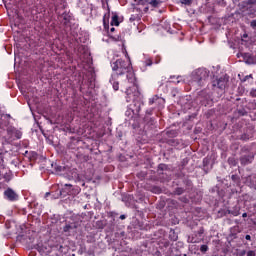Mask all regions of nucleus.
Instances as JSON below:
<instances>
[{
  "mask_svg": "<svg viewBox=\"0 0 256 256\" xmlns=\"http://www.w3.org/2000/svg\"><path fill=\"white\" fill-rule=\"evenodd\" d=\"M157 101H161V98H159V96L155 95L149 99V105H153V104L157 103Z\"/></svg>",
  "mask_w": 256,
  "mask_h": 256,
  "instance_id": "2eb2a0df",
  "label": "nucleus"
},
{
  "mask_svg": "<svg viewBox=\"0 0 256 256\" xmlns=\"http://www.w3.org/2000/svg\"><path fill=\"white\" fill-rule=\"evenodd\" d=\"M209 163H211V158L206 157L203 159V167H208Z\"/></svg>",
  "mask_w": 256,
  "mask_h": 256,
  "instance_id": "aec40b11",
  "label": "nucleus"
},
{
  "mask_svg": "<svg viewBox=\"0 0 256 256\" xmlns=\"http://www.w3.org/2000/svg\"><path fill=\"white\" fill-rule=\"evenodd\" d=\"M248 79H252V76H251V75L245 76V77L241 80V82H242V83H245V81H248Z\"/></svg>",
  "mask_w": 256,
  "mask_h": 256,
  "instance_id": "2f4dec72",
  "label": "nucleus"
},
{
  "mask_svg": "<svg viewBox=\"0 0 256 256\" xmlns=\"http://www.w3.org/2000/svg\"><path fill=\"white\" fill-rule=\"evenodd\" d=\"M160 61H161V58L158 57V60H156V63H160Z\"/></svg>",
  "mask_w": 256,
  "mask_h": 256,
  "instance_id": "a18cd8bd",
  "label": "nucleus"
},
{
  "mask_svg": "<svg viewBox=\"0 0 256 256\" xmlns=\"http://www.w3.org/2000/svg\"><path fill=\"white\" fill-rule=\"evenodd\" d=\"M144 65L145 67H151V65H153V60H151L150 58L146 59L144 61Z\"/></svg>",
  "mask_w": 256,
  "mask_h": 256,
  "instance_id": "4be33fe9",
  "label": "nucleus"
},
{
  "mask_svg": "<svg viewBox=\"0 0 256 256\" xmlns=\"http://www.w3.org/2000/svg\"><path fill=\"white\" fill-rule=\"evenodd\" d=\"M169 239H170V241H177V239H179V236L177 235L175 230H170Z\"/></svg>",
  "mask_w": 256,
  "mask_h": 256,
  "instance_id": "f8f14e48",
  "label": "nucleus"
},
{
  "mask_svg": "<svg viewBox=\"0 0 256 256\" xmlns=\"http://www.w3.org/2000/svg\"><path fill=\"white\" fill-rule=\"evenodd\" d=\"M251 138V136H249V134H242L241 135V137H240V139L242 140V141H249V139Z\"/></svg>",
  "mask_w": 256,
  "mask_h": 256,
  "instance_id": "5701e85b",
  "label": "nucleus"
},
{
  "mask_svg": "<svg viewBox=\"0 0 256 256\" xmlns=\"http://www.w3.org/2000/svg\"><path fill=\"white\" fill-rule=\"evenodd\" d=\"M1 117H5V118L8 119V121H9V119H10V117H11V114H6V115H3V116H1Z\"/></svg>",
  "mask_w": 256,
  "mask_h": 256,
  "instance_id": "4c0bfd02",
  "label": "nucleus"
},
{
  "mask_svg": "<svg viewBox=\"0 0 256 256\" xmlns=\"http://www.w3.org/2000/svg\"><path fill=\"white\" fill-rule=\"evenodd\" d=\"M252 109H256V103H252Z\"/></svg>",
  "mask_w": 256,
  "mask_h": 256,
  "instance_id": "37998d69",
  "label": "nucleus"
},
{
  "mask_svg": "<svg viewBox=\"0 0 256 256\" xmlns=\"http://www.w3.org/2000/svg\"><path fill=\"white\" fill-rule=\"evenodd\" d=\"M237 111H238V115H240V117H245V115H247V110H245V108H240Z\"/></svg>",
  "mask_w": 256,
  "mask_h": 256,
  "instance_id": "6ab92c4d",
  "label": "nucleus"
},
{
  "mask_svg": "<svg viewBox=\"0 0 256 256\" xmlns=\"http://www.w3.org/2000/svg\"><path fill=\"white\" fill-rule=\"evenodd\" d=\"M110 31H111V33H115V27H112V28L110 29Z\"/></svg>",
  "mask_w": 256,
  "mask_h": 256,
  "instance_id": "79ce46f5",
  "label": "nucleus"
},
{
  "mask_svg": "<svg viewBox=\"0 0 256 256\" xmlns=\"http://www.w3.org/2000/svg\"><path fill=\"white\" fill-rule=\"evenodd\" d=\"M254 11H256V3L253 4Z\"/></svg>",
  "mask_w": 256,
  "mask_h": 256,
  "instance_id": "49530a36",
  "label": "nucleus"
},
{
  "mask_svg": "<svg viewBox=\"0 0 256 256\" xmlns=\"http://www.w3.org/2000/svg\"><path fill=\"white\" fill-rule=\"evenodd\" d=\"M226 85H227V80H225V78L223 77L217 78L212 82V87H217L218 89H221V91L225 89Z\"/></svg>",
  "mask_w": 256,
  "mask_h": 256,
  "instance_id": "39448f33",
  "label": "nucleus"
},
{
  "mask_svg": "<svg viewBox=\"0 0 256 256\" xmlns=\"http://www.w3.org/2000/svg\"><path fill=\"white\" fill-rule=\"evenodd\" d=\"M4 196L8 201H17L19 199V195H17V192L14 191L11 188H8L4 191Z\"/></svg>",
  "mask_w": 256,
  "mask_h": 256,
  "instance_id": "20e7f679",
  "label": "nucleus"
},
{
  "mask_svg": "<svg viewBox=\"0 0 256 256\" xmlns=\"http://www.w3.org/2000/svg\"><path fill=\"white\" fill-rule=\"evenodd\" d=\"M58 249H59V251H63V250H62V249H63V246L60 245Z\"/></svg>",
  "mask_w": 256,
  "mask_h": 256,
  "instance_id": "c03bdc74",
  "label": "nucleus"
},
{
  "mask_svg": "<svg viewBox=\"0 0 256 256\" xmlns=\"http://www.w3.org/2000/svg\"><path fill=\"white\" fill-rule=\"evenodd\" d=\"M196 233L198 234V238L192 237L190 240L191 243H201V241H203V233H205V229L201 227L198 231H196Z\"/></svg>",
  "mask_w": 256,
  "mask_h": 256,
  "instance_id": "6e6552de",
  "label": "nucleus"
},
{
  "mask_svg": "<svg viewBox=\"0 0 256 256\" xmlns=\"http://www.w3.org/2000/svg\"><path fill=\"white\" fill-rule=\"evenodd\" d=\"M195 0H180L181 5H185L186 7H191Z\"/></svg>",
  "mask_w": 256,
  "mask_h": 256,
  "instance_id": "ddd939ff",
  "label": "nucleus"
},
{
  "mask_svg": "<svg viewBox=\"0 0 256 256\" xmlns=\"http://www.w3.org/2000/svg\"><path fill=\"white\" fill-rule=\"evenodd\" d=\"M242 217H247V213H243V214H242Z\"/></svg>",
  "mask_w": 256,
  "mask_h": 256,
  "instance_id": "09e8293b",
  "label": "nucleus"
},
{
  "mask_svg": "<svg viewBox=\"0 0 256 256\" xmlns=\"http://www.w3.org/2000/svg\"><path fill=\"white\" fill-rule=\"evenodd\" d=\"M49 195H51V193L46 192V193H45V198L47 199V198L49 197Z\"/></svg>",
  "mask_w": 256,
  "mask_h": 256,
  "instance_id": "a19ab883",
  "label": "nucleus"
},
{
  "mask_svg": "<svg viewBox=\"0 0 256 256\" xmlns=\"http://www.w3.org/2000/svg\"><path fill=\"white\" fill-rule=\"evenodd\" d=\"M255 159V155L253 153H249L248 155H242L240 157V163L241 165H250V163H253V160Z\"/></svg>",
  "mask_w": 256,
  "mask_h": 256,
  "instance_id": "423d86ee",
  "label": "nucleus"
},
{
  "mask_svg": "<svg viewBox=\"0 0 256 256\" xmlns=\"http://www.w3.org/2000/svg\"><path fill=\"white\" fill-rule=\"evenodd\" d=\"M192 237L199 238V234H197V232H194V234L192 235Z\"/></svg>",
  "mask_w": 256,
  "mask_h": 256,
  "instance_id": "58836bf2",
  "label": "nucleus"
},
{
  "mask_svg": "<svg viewBox=\"0 0 256 256\" xmlns=\"http://www.w3.org/2000/svg\"><path fill=\"white\" fill-rule=\"evenodd\" d=\"M6 133L8 143H13V141H18L23 137V132L12 125L7 128Z\"/></svg>",
  "mask_w": 256,
  "mask_h": 256,
  "instance_id": "7ed1b4c3",
  "label": "nucleus"
},
{
  "mask_svg": "<svg viewBox=\"0 0 256 256\" xmlns=\"http://www.w3.org/2000/svg\"><path fill=\"white\" fill-rule=\"evenodd\" d=\"M247 256H256V253L255 251L253 250H249L247 253H246Z\"/></svg>",
  "mask_w": 256,
  "mask_h": 256,
  "instance_id": "473e14b6",
  "label": "nucleus"
},
{
  "mask_svg": "<svg viewBox=\"0 0 256 256\" xmlns=\"http://www.w3.org/2000/svg\"><path fill=\"white\" fill-rule=\"evenodd\" d=\"M67 193H68V194H71V190H68Z\"/></svg>",
  "mask_w": 256,
  "mask_h": 256,
  "instance_id": "3c124183",
  "label": "nucleus"
},
{
  "mask_svg": "<svg viewBox=\"0 0 256 256\" xmlns=\"http://www.w3.org/2000/svg\"><path fill=\"white\" fill-rule=\"evenodd\" d=\"M71 229H72L71 225L67 224L66 226H64L63 231L64 233H67L68 231H71Z\"/></svg>",
  "mask_w": 256,
  "mask_h": 256,
  "instance_id": "c756f323",
  "label": "nucleus"
},
{
  "mask_svg": "<svg viewBox=\"0 0 256 256\" xmlns=\"http://www.w3.org/2000/svg\"><path fill=\"white\" fill-rule=\"evenodd\" d=\"M229 215L237 217L239 215V210H228Z\"/></svg>",
  "mask_w": 256,
  "mask_h": 256,
  "instance_id": "b1692460",
  "label": "nucleus"
},
{
  "mask_svg": "<svg viewBox=\"0 0 256 256\" xmlns=\"http://www.w3.org/2000/svg\"><path fill=\"white\" fill-rule=\"evenodd\" d=\"M231 179H232V181H233L234 183H239V181H240V178H239L238 175H232V176H231Z\"/></svg>",
  "mask_w": 256,
  "mask_h": 256,
  "instance_id": "bb28decb",
  "label": "nucleus"
},
{
  "mask_svg": "<svg viewBox=\"0 0 256 256\" xmlns=\"http://www.w3.org/2000/svg\"><path fill=\"white\" fill-rule=\"evenodd\" d=\"M250 187H252L253 189H256V177H253L252 182H250Z\"/></svg>",
  "mask_w": 256,
  "mask_h": 256,
  "instance_id": "c85d7f7f",
  "label": "nucleus"
},
{
  "mask_svg": "<svg viewBox=\"0 0 256 256\" xmlns=\"http://www.w3.org/2000/svg\"><path fill=\"white\" fill-rule=\"evenodd\" d=\"M62 17H63V20H64V25H67V23H69V21H71V15H69L67 13H63Z\"/></svg>",
  "mask_w": 256,
  "mask_h": 256,
  "instance_id": "4468645a",
  "label": "nucleus"
},
{
  "mask_svg": "<svg viewBox=\"0 0 256 256\" xmlns=\"http://www.w3.org/2000/svg\"><path fill=\"white\" fill-rule=\"evenodd\" d=\"M243 58H244V59H247V60H246V63H251V54H249V53H244V54H243Z\"/></svg>",
  "mask_w": 256,
  "mask_h": 256,
  "instance_id": "412c9836",
  "label": "nucleus"
},
{
  "mask_svg": "<svg viewBox=\"0 0 256 256\" xmlns=\"http://www.w3.org/2000/svg\"><path fill=\"white\" fill-rule=\"evenodd\" d=\"M250 95H251V97H256V90H255V89H252V90L250 91Z\"/></svg>",
  "mask_w": 256,
  "mask_h": 256,
  "instance_id": "72a5a7b5",
  "label": "nucleus"
},
{
  "mask_svg": "<svg viewBox=\"0 0 256 256\" xmlns=\"http://www.w3.org/2000/svg\"><path fill=\"white\" fill-rule=\"evenodd\" d=\"M64 187H65V189H67V188H68V189H71V187H73V185H71V184H65Z\"/></svg>",
  "mask_w": 256,
  "mask_h": 256,
  "instance_id": "c9c22d12",
  "label": "nucleus"
},
{
  "mask_svg": "<svg viewBox=\"0 0 256 256\" xmlns=\"http://www.w3.org/2000/svg\"><path fill=\"white\" fill-rule=\"evenodd\" d=\"M147 115H153V109H149L146 111Z\"/></svg>",
  "mask_w": 256,
  "mask_h": 256,
  "instance_id": "f704fd0d",
  "label": "nucleus"
},
{
  "mask_svg": "<svg viewBox=\"0 0 256 256\" xmlns=\"http://www.w3.org/2000/svg\"><path fill=\"white\" fill-rule=\"evenodd\" d=\"M242 255H245V251H242Z\"/></svg>",
  "mask_w": 256,
  "mask_h": 256,
  "instance_id": "603ef678",
  "label": "nucleus"
},
{
  "mask_svg": "<svg viewBox=\"0 0 256 256\" xmlns=\"http://www.w3.org/2000/svg\"><path fill=\"white\" fill-rule=\"evenodd\" d=\"M146 1V3H151V0H145Z\"/></svg>",
  "mask_w": 256,
  "mask_h": 256,
  "instance_id": "8fccbe9b",
  "label": "nucleus"
},
{
  "mask_svg": "<svg viewBox=\"0 0 256 256\" xmlns=\"http://www.w3.org/2000/svg\"><path fill=\"white\" fill-rule=\"evenodd\" d=\"M139 95V92H131V90H126V101L127 103H133L137 101V97Z\"/></svg>",
  "mask_w": 256,
  "mask_h": 256,
  "instance_id": "0eeeda50",
  "label": "nucleus"
},
{
  "mask_svg": "<svg viewBox=\"0 0 256 256\" xmlns=\"http://www.w3.org/2000/svg\"><path fill=\"white\" fill-rule=\"evenodd\" d=\"M111 25L112 27H119V15H117V13L113 14L112 16V20H111Z\"/></svg>",
  "mask_w": 256,
  "mask_h": 256,
  "instance_id": "9b49d317",
  "label": "nucleus"
},
{
  "mask_svg": "<svg viewBox=\"0 0 256 256\" xmlns=\"http://www.w3.org/2000/svg\"><path fill=\"white\" fill-rule=\"evenodd\" d=\"M250 26L252 27V29H254L256 31V20H252L250 22Z\"/></svg>",
  "mask_w": 256,
  "mask_h": 256,
  "instance_id": "7c9ffc66",
  "label": "nucleus"
},
{
  "mask_svg": "<svg viewBox=\"0 0 256 256\" xmlns=\"http://www.w3.org/2000/svg\"><path fill=\"white\" fill-rule=\"evenodd\" d=\"M120 219L123 221V219H126V216L124 214L120 215Z\"/></svg>",
  "mask_w": 256,
  "mask_h": 256,
  "instance_id": "ea45409f",
  "label": "nucleus"
},
{
  "mask_svg": "<svg viewBox=\"0 0 256 256\" xmlns=\"http://www.w3.org/2000/svg\"><path fill=\"white\" fill-rule=\"evenodd\" d=\"M56 171H61V167H57V168H56Z\"/></svg>",
  "mask_w": 256,
  "mask_h": 256,
  "instance_id": "de8ad7c7",
  "label": "nucleus"
},
{
  "mask_svg": "<svg viewBox=\"0 0 256 256\" xmlns=\"http://www.w3.org/2000/svg\"><path fill=\"white\" fill-rule=\"evenodd\" d=\"M112 71L115 73L112 75H117L118 77L121 75H125L126 73H130L133 67L131 66V60H123L117 59L116 61L111 63Z\"/></svg>",
  "mask_w": 256,
  "mask_h": 256,
  "instance_id": "f257e3e1",
  "label": "nucleus"
},
{
  "mask_svg": "<svg viewBox=\"0 0 256 256\" xmlns=\"http://www.w3.org/2000/svg\"><path fill=\"white\" fill-rule=\"evenodd\" d=\"M169 166L167 164H159L158 165V171H168Z\"/></svg>",
  "mask_w": 256,
  "mask_h": 256,
  "instance_id": "a211bd4d",
  "label": "nucleus"
},
{
  "mask_svg": "<svg viewBox=\"0 0 256 256\" xmlns=\"http://www.w3.org/2000/svg\"><path fill=\"white\" fill-rule=\"evenodd\" d=\"M11 127V121L7 119L6 117H0V129L3 131H7V128Z\"/></svg>",
  "mask_w": 256,
  "mask_h": 256,
  "instance_id": "1a4fd4ad",
  "label": "nucleus"
},
{
  "mask_svg": "<svg viewBox=\"0 0 256 256\" xmlns=\"http://www.w3.org/2000/svg\"><path fill=\"white\" fill-rule=\"evenodd\" d=\"M117 79H119V76L112 74L110 78V83L112 84L114 91H119V82L117 81Z\"/></svg>",
  "mask_w": 256,
  "mask_h": 256,
  "instance_id": "9d476101",
  "label": "nucleus"
},
{
  "mask_svg": "<svg viewBox=\"0 0 256 256\" xmlns=\"http://www.w3.org/2000/svg\"><path fill=\"white\" fill-rule=\"evenodd\" d=\"M152 193L159 194L161 193V189L158 186L152 187Z\"/></svg>",
  "mask_w": 256,
  "mask_h": 256,
  "instance_id": "cd10ccee",
  "label": "nucleus"
},
{
  "mask_svg": "<svg viewBox=\"0 0 256 256\" xmlns=\"http://www.w3.org/2000/svg\"><path fill=\"white\" fill-rule=\"evenodd\" d=\"M207 79H209V72L207 71V69L199 68L195 71L194 81L197 83L199 87H203Z\"/></svg>",
  "mask_w": 256,
  "mask_h": 256,
  "instance_id": "f03ea898",
  "label": "nucleus"
},
{
  "mask_svg": "<svg viewBox=\"0 0 256 256\" xmlns=\"http://www.w3.org/2000/svg\"><path fill=\"white\" fill-rule=\"evenodd\" d=\"M183 193H185V188L183 187H177L174 191L175 195H183Z\"/></svg>",
  "mask_w": 256,
  "mask_h": 256,
  "instance_id": "f3484780",
  "label": "nucleus"
},
{
  "mask_svg": "<svg viewBox=\"0 0 256 256\" xmlns=\"http://www.w3.org/2000/svg\"><path fill=\"white\" fill-rule=\"evenodd\" d=\"M228 163H229V165H233V167H235V165H237V161L235 160V158H229Z\"/></svg>",
  "mask_w": 256,
  "mask_h": 256,
  "instance_id": "a878e982",
  "label": "nucleus"
},
{
  "mask_svg": "<svg viewBox=\"0 0 256 256\" xmlns=\"http://www.w3.org/2000/svg\"><path fill=\"white\" fill-rule=\"evenodd\" d=\"M245 239H246V241H251V235L247 234V235L245 236Z\"/></svg>",
  "mask_w": 256,
  "mask_h": 256,
  "instance_id": "e433bc0d",
  "label": "nucleus"
},
{
  "mask_svg": "<svg viewBox=\"0 0 256 256\" xmlns=\"http://www.w3.org/2000/svg\"><path fill=\"white\" fill-rule=\"evenodd\" d=\"M200 251H201V253H205L206 251H209V246H207L205 244L201 245Z\"/></svg>",
  "mask_w": 256,
  "mask_h": 256,
  "instance_id": "393cba45",
  "label": "nucleus"
},
{
  "mask_svg": "<svg viewBox=\"0 0 256 256\" xmlns=\"http://www.w3.org/2000/svg\"><path fill=\"white\" fill-rule=\"evenodd\" d=\"M161 3H163V1L161 0H151L149 2V5H151L152 7H158L159 5H161Z\"/></svg>",
  "mask_w": 256,
  "mask_h": 256,
  "instance_id": "dca6fc26",
  "label": "nucleus"
}]
</instances>
